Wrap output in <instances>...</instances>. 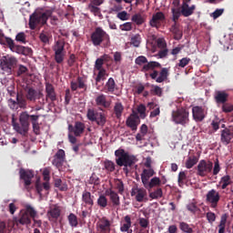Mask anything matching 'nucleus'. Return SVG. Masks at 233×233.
Listing matches in <instances>:
<instances>
[{"label": "nucleus", "mask_w": 233, "mask_h": 233, "mask_svg": "<svg viewBox=\"0 0 233 233\" xmlns=\"http://www.w3.org/2000/svg\"><path fill=\"white\" fill-rule=\"evenodd\" d=\"M41 115H30L28 111H23L19 116V123L16 122L15 115H12V127L14 130L20 134V136H26L30 130V123L33 127V132L35 136L41 134V127H39V118Z\"/></svg>", "instance_id": "nucleus-1"}, {"label": "nucleus", "mask_w": 233, "mask_h": 233, "mask_svg": "<svg viewBox=\"0 0 233 233\" xmlns=\"http://www.w3.org/2000/svg\"><path fill=\"white\" fill-rule=\"evenodd\" d=\"M115 157L117 167H124L123 172L126 176L134 172V167H136V163H137L136 156L129 155V153L123 148H118L115 151Z\"/></svg>", "instance_id": "nucleus-2"}, {"label": "nucleus", "mask_w": 233, "mask_h": 233, "mask_svg": "<svg viewBox=\"0 0 233 233\" xmlns=\"http://www.w3.org/2000/svg\"><path fill=\"white\" fill-rule=\"evenodd\" d=\"M156 68H161V65L159 62L156 61H150L146 63L142 67V72H149V70H152L153 72L149 74V77L151 79H154L156 83H164V81H167L168 79V68L163 67L160 72L156 70Z\"/></svg>", "instance_id": "nucleus-3"}, {"label": "nucleus", "mask_w": 233, "mask_h": 233, "mask_svg": "<svg viewBox=\"0 0 233 233\" xmlns=\"http://www.w3.org/2000/svg\"><path fill=\"white\" fill-rule=\"evenodd\" d=\"M52 16V11L34 12L29 16V28L30 30H35L37 26H45L46 25L48 18Z\"/></svg>", "instance_id": "nucleus-4"}, {"label": "nucleus", "mask_w": 233, "mask_h": 233, "mask_svg": "<svg viewBox=\"0 0 233 233\" xmlns=\"http://www.w3.org/2000/svg\"><path fill=\"white\" fill-rule=\"evenodd\" d=\"M91 42L94 46H101L104 43L105 46H110V35L103 27H96L95 31L91 34Z\"/></svg>", "instance_id": "nucleus-5"}, {"label": "nucleus", "mask_w": 233, "mask_h": 233, "mask_svg": "<svg viewBox=\"0 0 233 233\" xmlns=\"http://www.w3.org/2000/svg\"><path fill=\"white\" fill-rule=\"evenodd\" d=\"M86 117L92 123H96L98 127H105L106 125V115L97 112L94 108L87 109Z\"/></svg>", "instance_id": "nucleus-6"}, {"label": "nucleus", "mask_w": 233, "mask_h": 233, "mask_svg": "<svg viewBox=\"0 0 233 233\" xmlns=\"http://www.w3.org/2000/svg\"><path fill=\"white\" fill-rule=\"evenodd\" d=\"M189 113L185 108H178L176 111L172 112V120L176 125H182L185 127L190 119L188 118Z\"/></svg>", "instance_id": "nucleus-7"}, {"label": "nucleus", "mask_w": 233, "mask_h": 233, "mask_svg": "<svg viewBox=\"0 0 233 233\" xmlns=\"http://www.w3.org/2000/svg\"><path fill=\"white\" fill-rule=\"evenodd\" d=\"M0 66L4 72L10 74L12 70L17 66V58L10 55L4 56L0 59Z\"/></svg>", "instance_id": "nucleus-8"}, {"label": "nucleus", "mask_w": 233, "mask_h": 233, "mask_svg": "<svg viewBox=\"0 0 233 233\" xmlns=\"http://www.w3.org/2000/svg\"><path fill=\"white\" fill-rule=\"evenodd\" d=\"M53 51L55 53L56 63L61 65L65 61V56L66 54L65 51V41L57 40L53 46Z\"/></svg>", "instance_id": "nucleus-9"}, {"label": "nucleus", "mask_w": 233, "mask_h": 233, "mask_svg": "<svg viewBox=\"0 0 233 233\" xmlns=\"http://www.w3.org/2000/svg\"><path fill=\"white\" fill-rule=\"evenodd\" d=\"M5 45H7L11 52H15V54L28 56V53L30 52V48L15 45V42H14V40L8 36H5Z\"/></svg>", "instance_id": "nucleus-10"}, {"label": "nucleus", "mask_w": 233, "mask_h": 233, "mask_svg": "<svg viewBox=\"0 0 233 233\" xmlns=\"http://www.w3.org/2000/svg\"><path fill=\"white\" fill-rule=\"evenodd\" d=\"M213 167L214 164L212 162H207V160H200L197 167L198 176H200V177H205L207 175L212 172Z\"/></svg>", "instance_id": "nucleus-11"}, {"label": "nucleus", "mask_w": 233, "mask_h": 233, "mask_svg": "<svg viewBox=\"0 0 233 233\" xmlns=\"http://www.w3.org/2000/svg\"><path fill=\"white\" fill-rule=\"evenodd\" d=\"M20 179L24 181V187L28 190L30 188V185H32V179H34V171L20 168L19 170Z\"/></svg>", "instance_id": "nucleus-12"}, {"label": "nucleus", "mask_w": 233, "mask_h": 233, "mask_svg": "<svg viewBox=\"0 0 233 233\" xmlns=\"http://www.w3.org/2000/svg\"><path fill=\"white\" fill-rule=\"evenodd\" d=\"M192 116L194 121L201 123L207 117V109L200 106H195L192 107Z\"/></svg>", "instance_id": "nucleus-13"}, {"label": "nucleus", "mask_w": 233, "mask_h": 233, "mask_svg": "<svg viewBox=\"0 0 233 233\" xmlns=\"http://www.w3.org/2000/svg\"><path fill=\"white\" fill-rule=\"evenodd\" d=\"M85 128H86L85 123L80 121L75 122L74 126L72 125L68 126L69 132H71V134H74L76 137H81V136L85 134Z\"/></svg>", "instance_id": "nucleus-14"}, {"label": "nucleus", "mask_w": 233, "mask_h": 233, "mask_svg": "<svg viewBox=\"0 0 233 233\" xmlns=\"http://www.w3.org/2000/svg\"><path fill=\"white\" fill-rule=\"evenodd\" d=\"M96 106H99V110L103 111V108L108 109L112 106V101L106 99V95L99 94L95 98Z\"/></svg>", "instance_id": "nucleus-15"}, {"label": "nucleus", "mask_w": 233, "mask_h": 233, "mask_svg": "<svg viewBox=\"0 0 233 233\" xmlns=\"http://www.w3.org/2000/svg\"><path fill=\"white\" fill-rule=\"evenodd\" d=\"M220 198L219 192L216 191V189L209 190L206 196V199L208 203H210L212 208H216V207H218Z\"/></svg>", "instance_id": "nucleus-16"}, {"label": "nucleus", "mask_w": 233, "mask_h": 233, "mask_svg": "<svg viewBox=\"0 0 233 233\" xmlns=\"http://www.w3.org/2000/svg\"><path fill=\"white\" fill-rule=\"evenodd\" d=\"M131 196L133 198L135 196V199L138 203H143L145 198H147V189L135 186L132 187Z\"/></svg>", "instance_id": "nucleus-17"}, {"label": "nucleus", "mask_w": 233, "mask_h": 233, "mask_svg": "<svg viewBox=\"0 0 233 233\" xmlns=\"http://www.w3.org/2000/svg\"><path fill=\"white\" fill-rule=\"evenodd\" d=\"M25 97L27 101H30L31 103H35L37 99H41V97H43V93L41 91L34 89V87H29L25 92Z\"/></svg>", "instance_id": "nucleus-18"}, {"label": "nucleus", "mask_w": 233, "mask_h": 233, "mask_svg": "<svg viewBox=\"0 0 233 233\" xmlns=\"http://www.w3.org/2000/svg\"><path fill=\"white\" fill-rule=\"evenodd\" d=\"M66 157V155L65 153V150L58 149L54 156L52 165H54V167H56V168H61V167H63V163H65Z\"/></svg>", "instance_id": "nucleus-19"}, {"label": "nucleus", "mask_w": 233, "mask_h": 233, "mask_svg": "<svg viewBox=\"0 0 233 233\" xmlns=\"http://www.w3.org/2000/svg\"><path fill=\"white\" fill-rule=\"evenodd\" d=\"M163 21H165V14H163V12H157L152 15L149 25L152 28H159Z\"/></svg>", "instance_id": "nucleus-20"}, {"label": "nucleus", "mask_w": 233, "mask_h": 233, "mask_svg": "<svg viewBox=\"0 0 233 233\" xmlns=\"http://www.w3.org/2000/svg\"><path fill=\"white\" fill-rule=\"evenodd\" d=\"M48 99L52 103H54V101H57V94L56 93L54 85L47 82L46 83V100L48 101Z\"/></svg>", "instance_id": "nucleus-21"}, {"label": "nucleus", "mask_w": 233, "mask_h": 233, "mask_svg": "<svg viewBox=\"0 0 233 233\" xmlns=\"http://www.w3.org/2000/svg\"><path fill=\"white\" fill-rule=\"evenodd\" d=\"M110 227H112V224L110 223V220L106 218V217H103L99 218L97 223V228L99 232L101 233L110 232Z\"/></svg>", "instance_id": "nucleus-22"}, {"label": "nucleus", "mask_w": 233, "mask_h": 233, "mask_svg": "<svg viewBox=\"0 0 233 233\" xmlns=\"http://www.w3.org/2000/svg\"><path fill=\"white\" fill-rule=\"evenodd\" d=\"M86 81L85 80V78H83L82 76H77L76 78V81H71V90L73 92H76V90H77V88L83 89L85 90V92H86Z\"/></svg>", "instance_id": "nucleus-23"}, {"label": "nucleus", "mask_w": 233, "mask_h": 233, "mask_svg": "<svg viewBox=\"0 0 233 233\" xmlns=\"http://www.w3.org/2000/svg\"><path fill=\"white\" fill-rule=\"evenodd\" d=\"M94 199L95 197L90 193L89 191H83L82 193V201L86 205V207H89V208H92L94 207Z\"/></svg>", "instance_id": "nucleus-24"}, {"label": "nucleus", "mask_w": 233, "mask_h": 233, "mask_svg": "<svg viewBox=\"0 0 233 233\" xmlns=\"http://www.w3.org/2000/svg\"><path fill=\"white\" fill-rule=\"evenodd\" d=\"M233 134L232 131L228 128H225L221 131L220 140L223 145H230V141H232Z\"/></svg>", "instance_id": "nucleus-25"}, {"label": "nucleus", "mask_w": 233, "mask_h": 233, "mask_svg": "<svg viewBox=\"0 0 233 233\" xmlns=\"http://www.w3.org/2000/svg\"><path fill=\"white\" fill-rule=\"evenodd\" d=\"M144 187L150 192L155 187H161V179L157 177L147 180L146 183L143 184Z\"/></svg>", "instance_id": "nucleus-26"}, {"label": "nucleus", "mask_w": 233, "mask_h": 233, "mask_svg": "<svg viewBox=\"0 0 233 233\" xmlns=\"http://www.w3.org/2000/svg\"><path fill=\"white\" fill-rule=\"evenodd\" d=\"M132 218L129 215L126 216L124 218V221H122V224L120 226V232H131L132 233Z\"/></svg>", "instance_id": "nucleus-27"}, {"label": "nucleus", "mask_w": 233, "mask_h": 233, "mask_svg": "<svg viewBox=\"0 0 233 233\" xmlns=\"http://www.w3.org/2000/svg\"><path fill=\"white\" fill-rule=\"evenodd\" d=\"M137 121H139V116L136 115H130V116L126 121V125L128 127V128H131V130L136 131L137 130V125H139Z\"/></svg>", "instance_id": "nucleus-28"}, {"label": "nucleus", "mask_w": 233, "mask_h": 233, "mask_svg": "<svg viewBox=\"0 0 233 233\" xmlns=\"http://www.w3.org/2000/svg\"><path fill=\"white\" fill-rule=\"evenodd\" d=\"M215 101L218 105H225L228 101V94L225 91H217Z\"/></svg>", "instance_id": "nucleus-29"}, {"label": "nucleus", "mask_w": 233, "mask_h": 233, "mask_svg": "<svg viewBox=\"0 0 233 233\" xmlns=\"http://www.w3.org/2000/svg\"><path fill=\"white\" fill-rule=\"evenodd\" d=\"M16 103H18L19 108H22L23 110H26L28 106V99L26 98V96L23 94V92L16 94Z\"/></svg>", "instance_id": "nucleus-30"}, {"label": "nucleus", "mask_w": 233, "mask_h": 233, "mask_svg": "<svg viewBox=\"0 0 233 233\" xmlns=\"http://www.w3.org/2000/svg\"><path fill=\"white\" fill-rule=\"evenodd\" d=\"M106 195L109 196L110 201L113 203V207H119L121 202L119 201V195L112 189H107Z\"/></svg>", "instance_id": "nucleus-31"}, {"label": "nucleus", "mask_w": 233, "mask_h": 233, "mask_svg": "<svg viewBox=\"0 0 233 233\" xmlns=\"http://www.w3.org/2000/svg\"><path fill=\"white\" fill-rule=\"evenodd\" d=\"M195 10H196L195 5L189 6L188 4H182L181 5V14L184 17H190V15L194 14Z\"/></svg>", "instance_id": "nucleus-32"}, {"label": "nucleus", "mask_w": 233, "mask_h": 233, "mask_svg": "<svg viewBox=\"0 0 233 233\" xmlns=\"http://www.w3.org/2000/svg\"><path fill=\"white\" fill-rule=\"evenodd\" d=\"M113 112L116 119H121V116H123V112H125V106H123V103L116 102L113 107Z\"/></svg>", "instance_id": "nucleus-33"}, {"label": "nucleus", "mask_w": 233, "mask_h": 233, "mask_svg": "<svg viewBox=\"0 0 233 233\" xmlns=\"http://www.w3.org/2000/svg\"><path fill=\"white\" fill-rule=\"evenodd\" d=\"M155 175H156V171H154V169H152V168L144 169L141 174V181H142L143 185H145V183L149 181L150 178Z\"/></svg>", "instance_id": "nucleus-34"}, {"label": "nucleus", "mask_w": 233, "mask_h": 233, "mask_svg": "<svg viewBox=\"0 0 233 233\" xmlns=\"http://www.w3.org/2000/svg\"><path fill=\"white\" fill-rule=\"evenodd\" d=\"M117 88V85L116 84V80L113 77H109L107 82L105 85L106 92L108 94H114L116 89Z\"/></svg>", "instance_id": "nucleus-35"}, {"label": "nucleus", "mask_w": 233, "mask_h": 233, "mask_svg": "<svg viewBox=\"0 0 233 233\" xmlns=\"http://www.w3.org/2000/svg\"><path fill=\"white\" fill-rule=\"evenodd\" d=\"M170 32L174 35V39L176 41H179L183 37V31L179 29V25L177 23H174V25L170 28Z\"/></svg>", "instance_id": "nucleus-36"}, {"label": "nucleus", "mask_w": 233, "mask_h": 233, "mask_svg": "<svg viewBox=\"0 0 233 233\" xmlns=\"http://www.w3.org/2000/svg\"><path fill=\"white\" fill-rule=\"evenodd\" d=\"M131 21L137 25V26H141V25H144L147 21V18H145V15H141V13H137L132 15Z\"/></svg>", "instance_id": "nucleus-37"}, {"label": "nucleus", "mask_w": 233, "mask_h": 233, "mask_svg": "<svg viewBox=\"0 0 233 233\" xmlns=\"http://www.w3.org/2000/svg\"><path fill=\"white\" fill-rule=\"evenodd\" d=\"M32 223V218L25 213V211L20 215L19 218L16 219V225H30Z\"/></svg>", "instance_id": "nucleus-38"}, {"label": "nucleus", "mask_w": 233, "mask_h": 233, "mask_svg": "<svg viewBox=\"0 0 233 233\" xmlns=\"http://www.w3.org/2000/svg\"><path fill=\"white\" fill-rule=\"evenodd\" d=\"M47 216L49 218H52V219H57L59 216H61V208L58 206H54L53 208H50V210L47 212Z\"/></svg>", "instance_id": "nucleus-39"}, {"label": "nucleus", "mask_w": 233, "mask_h": 233, "mask_svg": "<svg viewBox=\"0 0 233 233\" xmlns=\"http://www.w3.org/2000/svg\"><path fill=\"white\" fill-rule=\"evenodd\" d=\"M232 177H230V175H226L220 178L219 185H221L222 190H225L227 187L232 185Z\"/></svg>", "instance_id": "nucleus-40"}, {"label": "nucleus", "mask_w": 233, "mask_h": 233, "mask_svg": "<svg viewBox=\"0 0 233 233\" xmlns=\"http://www.w3.org/2000/svg\"><path fill=\"white\" fill-rule=\"evenodd\" d=\"M24 213L26 214L30 219H35L38 218L37 211L30 205L25 206V210Z\"/></svg>", "instance_id": "nucleus-41"}, {"label": "nucleus", "mask_w": 233, "mask_h": 233, "mask_svg": "<svg viewBox=\"0 0 233 233\" xmlns=\"http://www.w3.org/2000/svg\"><path fill=\"white\" fill-rule=\"evenodd\" d=\"M88 10L96 15L99 17V19H103V14H101V8L97 7V5H94V4H89Z\"/></svg>", "instance_id": "nucleus-42"}, {"label": "nucleus", "mask_w": 233, "mask_h": 233, "mask_svg": "<svg viewBox=\"0 0 233 233\" xmlns=\"http://www.w3.org/2000/svg\"><path fill=\"white\" fill-rule=\"evenodd\" d=\"M171 14L173 15L172 21L174 23H177V21H179V17L182 15L181 9L179 7H173L171 8Z\"/></svg>", "instance_id": "nucleus-43"}, {"label": "nucleus", "mask_w": 233, "mask_h": 233, "mask_svg": "<svg viewBox=\"0 0 233 233\" xmlns=\"http://www.w3.org/2000/svg\"><path fill=\"white\" fill-rule=\"evenodd\" d=\"M104 167L105 170L110 174L116 170V163H114L112 160H106L104 161Z\"/></svg>", "instance_id": "nucleus-44"}, {"label": "nucleus", "mask_w": 233, "mask_h": 233, "mask_svg": "<svg viewBox=\"0 0 233 233\" xmlns=\"http://www.w3.org/2000/svg\"><path fill=\"white\" fill-rule=\"evenodd\" d=\"M106 76H108V74H106V69H99L96 77V83H101V81H105Z\"/></svg>", "instance_id": "nucleus-45"}, {"label": "nucleus", "mask_w": 233, "mask_h": 233, "mask_svg": "<svg viewBox=\"0 0 233 233\" xmlns=\"http://www.w3.org/2000/svg\"><path fill=\"white\" fill-rule=\"evenodd\" d=\"M96 203L98 207H100V208H106L108 205V199L105 195H100L99 198H97Z\"/></svg>", "instance_id": "nucleus-46"}, {"label": "nucleus", "mask_w": 233, "mask_h": 233, "mask_svg": "<svg viewBox=\"0 0 233 233\" xmlns=\"http://www.w3.org/2000/svg\"><path fill=\"white\" fill-rule=\"evenodd\" d=\"M68 223L70 227L76 228L77 225H79V222L77 221V216L74 213H70L67 217Z\"/></svg>", "instance_id": "nucleus-47"}, {"label": "nucleus", "mask_w": 233, "mask_h": 233, "mask_svg": "<svg viewBox=\"0 0 233 233\" xmlns=\"http://www.w3.org/2000/svg\"><path fill=\"white\" fill-rule=\"evenodd\" d=\"M227 227V215H222L220 222L218 224V233H225V228Z\"/></svg>", "instance_id": "nucleus-48"}, {"label": "nucleus", "mask_w": 233, "mask_h": 233, "mask_svg": "<svg viewBox=\"0 0 233 233\" xmlns=\"http://www.w3.org/2000/svg\"><path fill=\"white\" fill-rule=\"evenodd\" d=\"M39 39L45 45H48L50 43V33L42 31L39 35Z\"/></svg>", "instance_id": "nucleus-49"}, {"label": "nucleus", "mask_w": 233, "mask_h": 233, "mask_svg": "<svg viewBox=\"0 0 233 233\" xmlns=\"http://www.w3.org/2000/svg\"><path fill=\"white\" fill-rule=\"evenodd\" d=\"M185 181H187V173H185V171H181L178 173L177 177L178 187L183 188V187L185 186Z\"/></svg>", "instance_id": "nucleus-50"}, {"label": "nucleus", "mask_w": 233, "mask_h": 233, "mask_svg": "<svg viewBox=\"0 0 233 233\" xmlns=\"http://www.w3.org/2000/svg\"><path fill=\"white\" fill-rule=\"evenodd\" d=\"M198 164V157H188L187 160L186 161V168H192L195 165Z\"/></svg>", "instance_id": "nucleus-51"}, {"label": "nucleus", "mask_w": 233, "mask_h": 233, "mask_svg": "<svg viewBox=\"0 0 233 233\" xmlns=\"http://www.w3.org/2000/svg\"><path fill=\"white\" fill-rule=\"evenodd\" d=\"M131 45L136 48H139V45H141V35L137 34L131 37Z\"/></svg>", "instance_id": "nucleus-52"}, {"label": "nucleus", "mask_w": 233, "mask_h": 233, "mask_svg": "<svg viewBox=\"0 0 233 233\" xmlns=\"http://www.w3.org/2000/svg\"><path fill=\"white\" fill-rule=\"evenodd\" d=\"M149 198H151V199H158V198H163V189L160 187L157 188L154 192L149 193Z\"/></svg>", "instance_id": "nucleus-53"}, {"label": "nucleus", "mask_w": 233, "mask_h": 233, "mask_svg": "<svg viewBox=\"0 0 233 233\" xmlns=\"http://www.w3.org/2000/svg\"><path fill=\"white\" fill-rule=\"evenodd\" d=\"M179 228L182 230V232L185 233H192L194 232V229L190 228V225L187 224V222H180Z\"/></svg>", "instance_id": "nucleus-54"}, {"label": "nucleus", "mask_w": 233, "mask_h": 233, "mask_svg": "<svg viewBox=\"0 0 233 233\" xmlns=\"http://www.w3.org/2000/svg\"><path fill=\"white\" fill-rule=\"evenodd\" d=\"M89 184L95 186L101 185V179L97 175H96V173H93L89 177Z\"/></svg>", "instance_id": "nucleus-55"}, {"label": "nucleus", "mask_w": 233, "mask_h": 233, "mask_svg": "<svg viewBox=\"0 0 233 233\" xmlns=\"http://www.w3.org/2000/svg\"><path fill=\"white\" fill-rule=\"evenodd\" d=\"M15 41L26 45V35L24 32H20L15 35Z\"/></svg>", "instance_id": "nucleus-56"}, {"label": "nucleus", "mask_w": 233, "mask_h": 233, "mask_svg": "<svg viewBox=\"0 0 233 233\" xmlns=\"http://www.w3.org/2000/svg\"><path fill=\"white\" fill-rule=\"evenodd\" d=\"M151 92L153 96H157L158 97H161L163 96V89L158 86H153V88L151 89Z\"/></svg>", "instance_id": "nucleus-57"}, {"label": "nucleus", "mask_w": 233, "mask_h": 233, "mask_svg": "<svg viewBox=\"0 0 233 233\" xmlns=\"http://www.w3.org/2000/svg\"><path fill=\"white\" fill-rule=\"evenodd\" d=\"M103 65H105V60L103 58H97L95 63V70H105Z\"/></svg>", "instance_id": "nucleus-58"}, {"label": "nucleus", "mask_w": 233, "mask_h": 233, "mask_svg": "<svg viewBox=\"0 0 233 233\" xmlns=\"http://www.w3.org/2000/svg\"><path fill=\"white\" fill-rule=\"evenodd\" d=\"M135 63L136 65H138V66H142V65L148 63V59H147L144 56H140L136 58Z\"/></svg>", "instance_id": "nucleus-59"}, {"label": "nucleus", "mask_w": 233, "mask_h": 233, "mask_svg": "<svg viewBox=\"0 0 233 233\" xmlns=\"http://www.w3.org/2000/svg\"><path fill=\"white\" fill-rule=\"evenodd\" d=\"M222 112H225V114L233 112V105L227 102L225 104H222Z\"/></svg>", "instance_id": "nucleus-60"}, {"label": "nucleus", "mask_w": 233, "mask_h": 233, "mask_svg": "<svg viewBox=\"0 0 233 233\" xmlns=\"http://www.w3.org/2000/svg\"><path fill=\"white\" fill-rule=\"evenodd\" d=\"M190 61H191L190 58L184 57L179 60L177 66H179L180 68H185V66H187L190 63Z\"/></svg>", "instance_id": "nucleus-61"}, {"label": "nucleus", "mask_w": 233, "mask_h": 233, "mask_svg": "<svg viewBox=\"0 0 233 233\" xmlns=\"http://www.w3.org/2000/svg\"><path fill=\"white\" fill-rule=\"evenodd\" d=\"M9 103V106L11 108V110H18L19 109V104L17 103V100H14L12 98H10L8 100Z\"/></svg>", "instance_id": "nucleus-62"}, {"label": "nucleus", "mask_w": 233, "mask_h": 233, "mask_svg": "<svg viewBox=\"0 0 233 233\" xmlns=\"http://www.w3.org/2000/svg\"><path fill=\"white\" fill-rule=\"evenodd\" d=\"M138 223L142 228H148V225H150V221L145 218H140Z\"/></svg>", "instance_id": "nucleus-63"}, {"label": "nucleus", "mask_w": 233, "mask_h": 233, "mask_svg": "<svg viewBox=\"0 0 233 233\" xmlns=\"http://www.w3.org/2000/svg\"><path fill=\"white\" fill-rule=\"evenodd\" d=\"M121 30H123L124 32H130V30H132V23L131 22L125 23L124 25H121Z\"/></svg>", "instance_id": "nucleus-64"}]
</instances>
